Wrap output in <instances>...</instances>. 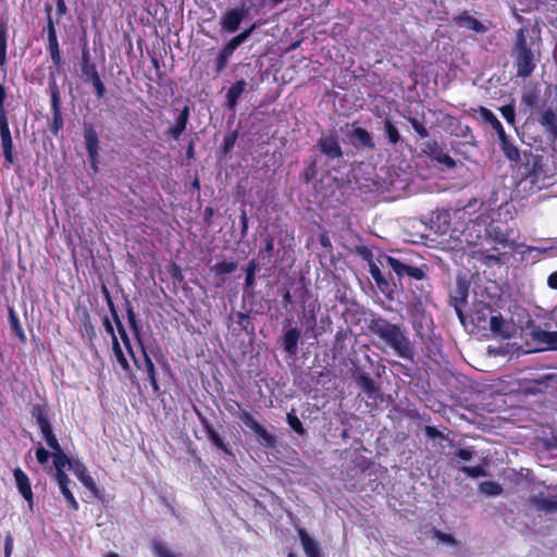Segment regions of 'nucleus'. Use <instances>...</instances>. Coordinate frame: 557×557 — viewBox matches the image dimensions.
Returning a JSON list of instances; mask_svg holds the SVG:
<instances>
[{
  "label": "nucleus",
  "mask_w": 557,
  "mask_h": 557,
  "mask_svg": "<svg viewBox=\"0 0 557 557\" xmlns=\"http://www.w3.org/2000/svg\"><path fill=\"white\" fill-rule=\"evenodd\" d=\"M516 208L505 201L497 209L481 213L467 228V240L473 246L471 257L486 267L500 264L498 246L505 247L512 234L510 222L515 220Z\"/></svg>",
  "instance_id": "f257e3e1"
},
{
  "label": "nucleus",
  "mask_w": 557,
  "mask_h": 557,
  "mask_svg": "<svg viewBox=\"0 0 557 557\" xmlns=\"http://www.w3.org/2000/svg\"><path fill=\"white\" fill-rule=\"evenodd\" d=\"M379 261L395 273L401 285L407 284L418 305L421 306L431 300L433 286L428 276L430 268L426 263L416 265L407 257L391 255L380 256Z\"/></svg>",
  "instance_id": "f03ea898"
},
{
  "label": "nucleus",
  "mask_w": 557,
  "mask_h": 557,
  "mask_svg": "<svg viewBox=\"0 0 557 557\" xmlns=\"http://www.w3.org/2000/svg\"><path fill=\"white\" fill-rule=\"evenodd\" d=\"M369 332L393 352L410 362L414 361V345L410 339L407 329L398 323H393L386 318L372 312L367 320Z\"/></svg>",
  "instance_id": "7ed1b4c3"
},
{
  "label": "nucleus",
  "mask_w": 557,
  "mask_h": 557,
  "mask_svg": "<svg viewBox=\"0 0 557 557\" xmlns=\"http://www.w3.org/2000/svg\"><path fill=\"white\" fill-rule=\"evenodd\" d=\"M540 55V46L530 36V30L527 27L517 29L511 48L516 76L521 78L530 77L536 69Z\"/></svg>",
  "instance_id": "20e7f679"
},
{
  "label": "nucleus",
  "mask_w": 557,
  "mask_h": 557,
  "mask_svg": "<svg viewBox=\"0 0 557 557\" xmlns=\"http://www.w3.org/2000/svg\"><path fill=\"white\" fill-rule=\"evenodd\" d=\"M521 104L537 115V122L543 127L546 136L557 139V112L544 100L539 87L527 89L521 96Z\"/></svg>",
  "instance_id": "39448f33"
},
{
  "label": "nucleus",
  "mask_w": 557,
  "mask_h": 557,
  "mask_svg": "<svg viewBox=\"0 0 557 557\" xmlns=\"http://www.w3.org/2000/svg\"><path fill=\"white\" fill-rule=\"evenodd\" d=\"M82 81L85 84L90 83L94 87L98 100L104 98L107 89L98 72L97 64L92 61L88 42L85 41L82 47V58L79 63Z\"/></svg>",
  "instance_id": "423d86ee"
},
{
  "label": "nucleus",
  "mask_w": 557,
  "mask_h": 557,
  "mask_svg": "<svg viewBox=\"0 0 557 557\" xmlns=\"http://www.w3.org/2000/svg\"><path fill=\"white\" fill-rule=\"evenodd\" d=\"M250 8L243 2L238 7L227 9L220 17L222 32L226 34L236 33L240 24L248 17Z\"/></svg>",
  "instance_id": "0eeeda50"
},
{
  "label": "nucleus",
  "mask_w": 557,
  "mask_h": 557,
  "mask_svg": "<svg viewBox=\"0 0 557 557\" xmlns=\"http://www.w3.org/2000/svg\"><path fill=\"white\" fill-rule=\"evenodd\" d=\"M237 417L248 429H250L256 434L257 441L260 445L265 448L275 447L276 437L269 433L267 429L261 423H259L250 412L247 410H240L237 413Z\"/></svg>",
  "instance_id": "6e6552de"
},
{
  "label": "nucleus",
  "mask_w": 557,
  "mask_h": 557,
  "mask_svg": "<svg viewBox=\"0 0 557 557\" xmlns=\"http://www.w3.org/2000/svg\"><path fill=\"white\" fill-rule=\"evenodd\" d=\"M470 289V281L466 275H458L456 286L450 292V304L454 306L460 320H463L462 309L467 305Z\"/></svg>",
  "instance_id": "1a4fd4ad"
},
{
  "label": "nucleus",
  "mask_w": 557,
  "mask_h": 557,
  "mask_svg": "<svg viewBox=\"0 0 557 557\" xmlns=\"http://www.w3.org/2000/svg\"><path fill=\"white\" fill-rule=\"evenodd\" d=\"M194 411L205 429L208 440L214 445L218 449L223 451L225 455L230 457H234V453L231 446L222 438V436L214 430L212 423L209 419L196 407L194 406Z\"/></svg>",
  "instance_id": "9d476101"
},
{
  "label": "nucleus",
  "mask_w": 557,
  "mask_h": 557,
  "mask_svg": "<svg viewBox=\"0 0 557 557\" xmlns=\"http://www.w3.org/2000/svg\"><path fill=\"white\" fill-rule=\"evenodd\" d=\"M360 255L364 260L369 261V273L379 289L386 295L394 293L395 284H392L389 280L384 276L381 269L372 261V252L367 247H363L360 250Z\"/></svg>",
  "instance_id": "9b49d317"
},
{
  "label": "nucleus",
  "mask_w": 557,
  "mask_h": 557,
  "mask_svg": "<svg viewBox=\"0 0 557 557\" xmlns=\"http://www.w3.org/2000/svg\"><path fill=\"white\" fill-rule=\"evenodd\" d=\"M174 111L177 112L174 119V124L163 133L165 140H178L189 122L190 108L188 104H185L181 110L174 109Z\"/></svg>",
  "instance_id": "f8f14e48"
},
{
  "label": "nucleus",
  "mask_w": 557,
  "mask_h": 557,
  "mask_svg": "<svg viewBox=\"0 0 557 557\" xmlns=\"http://www.w3.org/2000/svg\"><path fill=\"white\" fill-rule=\"evenodd\" d=\"M83 135L88 154V160L90 162L91 168L95 171H97L100 150L98 133L92 124H85Z\"/></svg>",
  "instance_id": "ddd939ff"
},
{
  "label": "nucleus",
  "mask_w": 557,
  "mask_h": 557,
  "mask_svg": "<svg viewBox=\"0 0 557 557\" xmlns=\"http://www.w3.org/2000/svg\"><path fill=\"white\" fill-rule=\"evenodd\" d=\"M421 151L428 156L430 159L436 161L440 164L445 165V168L451 170L455 169L457 162L443 150L440 144L436 140H428L422 143Z\"/></svg>",
  "instance_id": "4468645a"
},
{
  "label": "nucleus",
  "mask_w": 557,
  "mask_h": 557,
  "mask_svg": "<svg viewBox=\"0 0 557 557\" xmlns=\"http://www.w3.org/2000/svg\"><path fill=\"white\" fill-rule=\"evenodd\" d=\"M0 139L2 156L7 164L14 163V146L11 129L9 126L8 113L2 114L0 112Z\"/></svg>",
  "instance_id": "2eb2a0df"
},
{
  "label": "nucleus",
  "mask_w": 557,
  "mask_h": 557,
  "mask_svg": "<svg viewBox=\"0 0 557 557\" xmlns=\"http://www.w3.org/2000/svg\"><path fill=\"white\" fill-rule=\"evenodd\" d=\"M541 161L542 157L534 158L533 168L524 178V182L531 184V188L536 190L548 187L554 183L552 176L543 170Z\"/></svg>",
  "instance_id": "dca6fc26"
},
{
  "label": "nucleus",
  "mask_w": 557,
  "mask_h": 557,
  "mask_svg": "<svg viewBox=\"0 0 557 557\" xmlns=\"http://www.w3.org/2000/svg\"><path fill=\"white\" fill-rule=\"evenodd\" d=\"M317 148L329 160L341 159L344 156L337 135H321L317 141Z\"/></svg>",
  "instance_id": "f3484780"
},
{
  "label": "nucleus",
  "mask_w": 557,
  "mask_h": 557,
  "mask_svg": "<svg viewBox=\"0 0 557 557\" xmlns=\"http://www.w3.org/2000/svg\"><path fill=\"white\" fill-rule=\"evenodd\" d=\"M139 346H140V352H141V357H139L140 362H141L140 370L146 373V380L149 381V383L152 387L153 394L157 396H160L161 395L160 385L157 380V372H156L154 364H153L151 358L147 355V351H146L144 345L141 344Z\"/></svg>",
  "instance_id": "a211bd4d"
},
{
  "label": "nucleus",
  "mask_w": 557,
  "mask_h": 557,
  "mask_svg": "<svg viewBox=\"0 0 557 557\" xmlns=\"http://www.w3.org/2000/svg\"><path fill=\"white\" fill-rule=\"evenodd\" d=\"M529 503L537 510L546 513H557V494L545 496L544 493L529 497Z\"/></svg>",
  "instance_id": "6ab92c4d"
},
{
  "label": "nucleus",
  "mask_w": 557,
  "mask_h": 557,
  "mask_svg": "<svg viewBox=\"0 0 557 557\" xmlns=\"http://www.w3.org/2000/svg\"><path fill=\"white\" fill-rule=\"evenodd\" d=\"M13 476L18 493L28 503L29 506H33L34 494L28 475L20 467H17L13 470Z\"/></svg>",
  "instance_id": "aec40b11"
},
{
  "label": "nucleus",
  "mask_w": 557,
  "mask_h": 557,
  "mask_svg": "<svg viewBox=\"0 0 557 557\" xmlns=\"http://www.w3.org/2000/svg\"><path fill=\"white\" fill-rule=\"evenodd\" d=\"M356 123L352 124L355 126ZM349 138L351 144L357 148H363L368 150L375 149V143L373 140L372 135L362 127H354V129L349 134Z\"/></svg>",
  "instance_id": "412c9836"
},
{
  "label": "nucleus",
  "mask_w": 557,
  "mask_h": 557,
  "mask_svg": "<svg viewBox=\"0 0 557 557\" xmlns=\"http://www.w3.org/2000/svg\"><path fill=\"white\" fill-rule=\"evenodd\" d=\"M453 22L459 27L473 30L478 34H483L487 30V27L478 18L470 15L468 11H463L460 14L454 16Z\"/></svg>",
  "instance_id": "4be33fe9"
},
{
  "label": "nucleus",
  "mask_w": 557,
  "mask_h": 557,
  "mask_svg": "<svg viewBox=\"0 0 557 557\" xmlns=\"http://www.w3.org/2000/svg\"><path fill=\"white\" fill-rule=\"evenodd\" d=\"M102 293L104 295V298L107 300V305H108V308H109V311L112 315V319H113V322L116 326V330H117V333L120 335V338L122 341V343H127L128 341H131L121 319H120V315L117 313V310H116V307L111 298V295L108 290V288L106 286L102 287Z\"/></svg>",
  "instance_id": "5701e85b"
},
{
  "label": "nucleus",
  "mask_w": 557,
  "mask_h": 557,
  "mask_svg": "<svg viewBox=\"0 0 557 557\" xmlns=\"http://www.w3.org/2000/svg\"><path fill=\"white\" fill-rule=\"evenodd\" d=\"M238 267L236 261H221L216 262L210 268L216 280L215 286L220 287L225 283V275L233 273Z\"/></svg>",
  "instance_id": "b1692460"
},
{
  "label": "nucleus",
  "mask_w": 557,
  "mask_h": 557,
  "mask_svg": "<svg viewBox=\"0 0 557 557\" xmlns=\"http://www.w3.org/2000/svg\"><path fill=\"white\" fill-rule=\"evenodd\" d=\"M301 337V331L298 327H290L283 335L282 347L290 356L298 351V342Z\"/></svg>",
  "instance_id": "393cba45"
},
{
  "label": "nucleus",
  "mask_w": 557,
  "mask_h": 557,
  "mask_svg": "<svg viewBox=\"0 0 557 557\" xmlns=\"http://www.w3.org/2000/svg\"><path fill=\"white\" fill-rule=\"evenodd\" d=\"M235 48L226 42L219 51L216 58L213 61L214 74L220 75L227 66L230 59L235 52Z\"/></svg>",
  "instance_id": "a878e982"
},
{
  "label": "nucleus",
  "mask_w": 557,
  "mask_h": 557,
  "mask_svg": "<svg viewBox=\"0 0 557 557\" xmlns=\"http://www.w3.org/2000/svg\"><path fill=\"white\" fill-rule=\"evenodd\" d=\"M247 83L245 79H238L231 85L226 92V107L230 110H234L238 103V99L246 90Z\"/></svg>",
  "instance_id": "bb28decb"
},
{
  "label": "nucleus",
  "mask_w": 557,
  "mask_h": 557,
  "mask_svg": "<svg viewBox=\"0 0 557 557\" xmlns=\"http://www.w3.org/2000/svg\"><path fill=\"white\" fill-rule=\"evenodd\" d=\"M357 385L367 394L369 398L374 400L379 396V388L375 385L374 380L369 373L362 372L355 377Z\"/></svg>",
  "instance_id": "cd10ccee"
},
{
  "label": "nucleus",
  "mask_w": 557,
  "mask_h": 557,
  "mask_svg": "<svg viewBox=\"0 0 557 557\" xmlns=\"http://www.w3.org/2000/svg\"><path fill=\"white\" fill-rule=\"evenodd\" d=\"M298 535L301 541L305 554L307 557H321L320 544L311 539L305 529L298 530Z\"/></svg>",
  "instance_id": "c85d7f7f"
},
{
  "label": "nucleus",
  "mask_w": 557,
  "mask_h": 557,
  "mask_svg": "<svg viewBox=\"0 0 557 557\" xmlns=\"http://www.w3.org/2000/svg\"><path fill=\"white\" fill-rule=\"evenodd\" d=\"M534 341L547 345L549 349L557 350V331H545L540 327L532 331Z\"/></svg>",
  "instance_id": "c756f323"
},
{
  "label": "nucleus",
  "mask_w": 557,
  "mask_h": 557,
  "mask_svg": "<svg viewBox=\"0 0 557 557\" xmlns=\"http://www.w3.org/2000/svg\"><path fill=\"white\" fill-rule=\"evenodd\" d=\"M479 114L482 120L490 124L491 127L497 133L498 139L506 135V132L500 123V121L496 117V115L487 108L480 107Z\"/></svg>",
  "instance_id": "7c9ffc66"
},
{
  "label": "nucleus",
  "mask_w": 557,
  "mask_h": 557,
  "mask_svg": "<svg viewBox=\"0 0 557 557\" xmlns=\"http://www.w3.org/2000/svg\"><path fill=\"white\" fill-rule=\"evenodd\" d=\"M500 150L509 161L518 162L520 160V150L506 134L499 138Z\"/></svg>",
  "instance_id": "2f4dec72"
},
{
  "label": "nucleus",
  "mask_w": 557,
  "mask_h": 557,
  "mask_svg": "<svg viewBox=\"0 0 557 557\" xmlns=\"http://www.w3.org/2000/svg\"><path fill=\"white\" fill-rule=\"evenodd\" d=\"M383 129L385 139L388 143V145L395 147L400 143V133L392 119L386 117L383 120Z\"/></svg>",
  "instance_id": "473e14b6"
},
{
  "label": "nucleus",
  "mask_w": 557,
  "mask_h": 557,
  "mask_svg": "<svg viewBox=\"0 0 557 557\" xmlns=\"http://www.w3.org/2000/svg\"><path fill=\"white\" fill-rule=\"evenodd\" d=\"M49 91L51 98V113L61 112V98L59 86L55 82L54 72L50 69Z\"/></svg>",
  "instance_id": "72a5a7b5"
},
{
  "label": "nucleus",
  "mask_w": 557,
  "mask_h": 557,
  "mask_svg": "<svg viewBox=\"0 0 557 557\" xmlns=\"http://www.w3.org/2000/svg\"><path fill=\"white\" fill-rule=\"evenodd\" d=\"M47 51L50 54L55 71L59 72L62 65V58L58 38L47 39Z\"/></svg>",
  "instance_id": "f704fd0d"
},
{
  "label": "nucleus",
  "mask_w": 557,
  "mask_h": 557,
  "mask_svg": "<svg viewBox=\"0 0 557 557\" xmlns=\"http://www.w3.org/2000/svg\"><path fill=\"white\" fill-rule=\"evenodd\" d=\"M52 449V458H53V466L55 468V472L64 471V468L67 466L70 468V463L73 459L67 457V455L63 451L62 447L58 445L57 448Z\"/></svg>",
  "instance_id": "c9c22d12"
},
{
  "label": "nucleus",
  "mask_w": 557,
  "mask_h": 557,
  "mask_svg": "<svg viewBox=\"0 0 557 557\" xmlns=\"http://www.w3.org/2000/svg\"><path fill=\"white\" fill-rule=\"evenodd\" d=\"M259 271V263L258 261L252 258L248 261L246 269H245V289H253L256 285V273Z\"/></svg>",
  "instance_id": "e433bc0d"
},
{
  "label": "nucleus",
  "mask_w": 557,
  "mask_h": 557,
  "mask_svg": "<svg viewBox=\"0 0 557 557\" xmlns=\"http://www.w3.org/2000/svg\"><path fill=\"white\" fill-rule=\"evenodd\" d=\"M260 23H253L249 27L243 29L240 33L232 37L227 42L237 49L239 46H242L244 42L247 41V39L252 35V33L258 28Z\"/></svg>",
  "instance_id": "4c0bfd02"
},
{
  "label": "nucleus",
  "mask_w": 557,
  "mask_h": 557,
  "mask_svg": "<svg viewBox=\"0 0 557 557\" xmlns=\"http://www.w3.org/2000/svg\"><path fill=\"white\" fill-rule=\"evenodd\" d=\"M407 122L411 125L413 131L419 135L420 138L424 139L430 136L429 129L425 124L424 115L421 119L414 116H406Z\"/></svg>",
  "instance_id": "58836bf2"
},
{
  "label": "nucleus",
  "mask_w": 557,
  "mask_h": 557,
  "mask_svg": "<svg viewBox=\"0 0 557 557\" xmlns=\"http://www.w3.org/2000/svg\"><path fill=\"white\" fill-rule=\"evenodd\" d=\"M126 317H127L128 325H129L134 336L136 337L137 343L139 345H141L143 342H141V337H140V329H139V324L137 321V317H136L134 308L129 304H127V307H126Z\"/></svg>",
  "instance_id": "ea45409f"
},
{
  "label": "nucleus",
  "mask_w": 557,
  "mask_h": 557,
  "mask_svg": "<svg viewBox=\"0 0 557 557\" xmlns=\"http://www.w3.org/2000/svg\"><path fill=\"white\" fill-rule=\"evenodd\" d=\"M38 428L49 448H57L60 445L50 422L38 425Z\"/></svg>",
  "instance_id": "a19ab883"
},
{
  "label": "nucleus",
  "mask_w": 557,
  "mask_h": 557,
  "mask_svg": "<svg viewBox=\"0 0 557 557\" xmlns=\"http://www.w3.org/2000/svg\"><path fill=\"white\" fill-rule=\"evenodd\" d=\"M32 417L36 420L37 425H41L44 423L50 422L48 417V408L46 405L36 404L32 407L30 410Z\"/></svg>",
  "instance_id": "79ce46f5"
},
{
  "label": "nucleus",
  "mask_w": 557,
  "mask_h": 557,
  "mask_svg": "<svg viewBox=\"0 0 557 557\" xmlns=\"http://www.w3.org/2000/svg\"><path fill=\"white\" fill-rule=\"evenodd\" d=\"M9 321H10L11 329L14 332V334L16 335V337L22 343H25L26 336H25L24 330L20 323V320H18L15 311L12 308L9 309Z\"/></svg>",
  "instance_id": "37998d69"
},
{
  "label": "nucleus",
  "mask_w": 557,
  "mask_h": 557,
  "mask_svg": "<svg viewBox=\"0 0 557 557\" xmlns=\"http://www.w3.org/2000/svg\"><path fill=\"white\" fill-rule=\"evenodd\" d=\"M112 351H113V355H114L117 363L121 366V368L124 371H129L131 370L129 362H128L126 356L124 355L121 344L117 338H114V343H112Z\"/></svg>",
  "instance_id": "c03bdc74"
},
{
  "label": "nucleus",
  "mask_w": 557,
  "mask_h": 557,
  "mask_svg": "<svg viewBox=\"0 0 557 557\" xmlns=\"http://www.w3.org/2000/svg\"><path fill=\"white\" fill-rule=\"evenodd\" d=\"M479 488L487 496H498L504 492L503 486L495 481L481 482Z\"/></svg>",
  "instance_id": "a18cd8bd"
},
{
  "label": "nucleus",
  "mask_w": 557,
  "mask_h": 557,
  "mask_svg": "<svg viewBox=\"0 0 557 557\" xmlns=\"http://www.w3.org/2000/svg\"><path fill=\"white\" fill-rule=\"evenodd\" d=\"M83 479L84 480L81 481L82 484L91 493V495L98 500L104 502V492L97 486L94 478L89 474L87 478Z\"/></svg>",
  "instance_id": "49530a36"
},
{
  "label": "nucleus",
  "mask_w": 557,
  "mask_h": 557,
  "mask_svg": "<svg viewBox=\"0 0 557 557\" xmlns=\"http://www.w3.org/2000/svg\"><path fill=\"white\" fill-rule=\"evenodd\" d=\"M318 173V166H317V160L313 158L310 163L306 166L300 178L304 183L309 184L311 183Z\"/></svg>",
  "instance_id": "de8ad7c7"
},
{
  "label": "nucleus",
  "mask_w": 557,
  "mask_h": 557,
  "mask_svg": "<svg viewBox=\"0 0 557 557\" xmlns=\"http://www.w3.org/2000/svg\"><path fill=\"white\" fill-rule=\"evenodd\" d=\"M70 470L76 475L79 481H83V478H87L89 475L86 466L78 459L72 460L70 463Z\"/></svg>",
  "instance_id": "09e8293b"
},
{
  "label": "nucleus",
  "mask_w": 557,
  "mask_h": 557,
  "mask_svg": "<svg viewBox=\"0 0 557 557\" xmlns=\"http://www.w3.org/2000/svg\"><path fill=\"white\" fill-rule=\"evenodd\" d=\"M64 122L62 117V112L52 113V119L49 124V131L53 136H59L60 132L63 129Z\"/></svg>",
  "instance_id": "8fccbe9b"
},
{
  "label": "nucleus",
  "mask_w": 557,
  "mask_h": 557,
  "mask_svg": "<svg viewBox=\"0 0 557 557\" xmlns=\"http://www.w3.org/2000/svg\"><path fill=\"white\" fill-rule=\"evenodd\" d=\"M288 425L299 435H304L306 430L299 420V418L295 414L294 410L287 413L286 417Z\"/></svg>",
  "instance_id": "3c124183"
},
{
  "label": "nucleus",
  "mask_w": 557,
  "mask_h": 557,
  "mask_svg": "<svg viewBox=\"0 0 557 557\" xmlns=\"http://www.w3.org/2000/svg\"><path fill=\"white\" fill-rule=\"evenodd\" d=\"M274 250V239L271 236L265 238L264 246L260 249L259 255L262 256L263 260H267L269 263L271 261L272 255Z\"/></svg>",
  "instance_id": "603ef678"
},
{
  "label": "nucleus",
  "mask_w": 557,
  "mask_h": 557,
  "mask_svg": "<svg viewBox=\"0 0 557 557\" xmlns=\"http://www.w3.org/2000/svg\"><path fill=\"white\" fill-rule=\"evenodd\" d=\"M152 553L157 557H177L163 543L158 541L152 544Z\"/></svg>",
  "instance_id": "864d4df0"
},
{
  "label": "nucleus",
  "mask_w": 557,
  "mask_h": 557,
  "mask_svg": "<svg viewBox=\"0 0 557 557\" xmlns=\"http://www.w3.org/2000/svg\"><path fill=\"white\" fill-rule=\"evenodd\" d=\"M502 116L506 120L509 125H515L516 123V110L512 104H506L499 108Z\"/></svg>",
  "instance_id": "5fc2aeb1"
},
{
  "label": "nucleus",
  "mask_w": 557,
  "mask_h": 557,
  "mask_svg": "<svg viewBox=\"0 0 557 557\" xmlns=\"http://www.w3.org/2000/svg\"><path fill=\"white\" fill-rule=\"evenodd\" d=\"M58 23H59V21H54L52 16H47L46 26L44 28V32L47 35V39L58 38V35H57Z\"/></svg>",
  "instance_id": "6e6d98bb"
},
{
  "label": "nucleus",
  "mask_w": 557,
  "mask_h": 557,
  "mask_svg": "<svg viewBox=\"0 0 557 557\" xmlns=\"http://www.w3.org/2000/svg\"><path fill=\"white\" fill-rule=\"evenodd\" d=\"M460 470L471 478H482L486 476V471L482 466H475V467H468L463 466L460 468Z\"/></svg>",
  "instance_id": "4d7b16f0"
},
{
  "label": "nucleus",
  "mask_w": 557,
  "mask_h": 557,
  "mask_svg": "<svg viewBox=\"0 0 557 557\" xmlns=\"http://www.w3.org/2000/svg\"><path fill=\"white\" fill-rule=\"evenodd\" d=\"M503 326H504V319L500 314L491 317L490 329L494 334H502Z\"/></svg>",
  "instance_id": "13d9d810"
},
{
  "label": "nucleus",
  "mask_w": 557,
  "mask_h": 557,
  "mask_svg": "<svg viewBox=\"0 0 557 557\" xmlns=\"http://www.w3.org/2000/svg\"><path fill=\"white\" fill-rule=\"evenodd\" d=\"M423 431H424V434L431 440H436V438H440L442 441L447 440V437L435 426L426 425V426H424Z\"/></svg>",
  "instance_id": "bf43d9fd"
},
{
  "label": "nucleus",
  "mask_w": 557,
  "mask_h": 557,
  "mask_svg": "<svg viewBox=\"0 0 557 557\" xmlns=\"http://www.w3.org/2000/svg\"><path fill=\"white\" fill-rule=\"evenodd\" d=\"M433 536L443 543L450 544V545L456 544V540L451 534L444 533L441 530L434 529Z\"/></svg>",
  "instance_id": "052dcab7"
},
{
  "label": "nucleus",
  "mask_w": 557,
  "mask_h": 557,
  "mask_svg": "<svg viewBox=\"0 0 557 557\" xmlns=\"http://www.w3.org/2000/svg\"><path fill=\"white\" fill-rule=\"evenodd\" d=\"M61 493L63 494V496L65 497L67 504H69V507L74 510V511H77L79 506H78V503L77 500L75 499L72 491L70 488H63V490H60Z\"/></svg>",
  "instance_id": "680f3d73"
},
{
  "label": "nucleus",
  "mask_w": 557,
  "mask_h": 557,
  "mask_svg": "<svg viewBox=\"0 0 557 557\" xmlns=\"http://www.w3.org/2000/svg\"><path fill=\"white\" fill-rule=\"evenodd\" d=\"M54 476H55V480L58 482L60 490L70 488L71 480L67 476V474L65 473V471L55 472Z\"/></svg>",
  "instance_id": "e2e57ef3"
},
{
  "label": "nucleus",
  "mask_w": 557,
  "mask_h": 557,
  "mask_svg": "<svg viewBox=\"0 0 557 557\" xmlns=\"http://www.w3.org/2000/svg\"><path fill=\"white\" fill-rule=\"evenodd\" d=\"M8 48V23L0 21V49Z\"/></svg>",
  "instance_id": "0e129e2a"
},
{
  "label": "nucleus",
  "mask_w": 557,
  "mask_h": 557,
  "mask_svg": "<svg viewBox=\"0 0 557 557\" xmlns=\"http://www.w3.org/2000/svg\"><path fill=\"white\" fill-rule=\"evenodd\" d=\"M35 455H36V459L38 461V463L40 465H45L46 462H48L50 456H52L46 448H44L42 446L38 447L35 451Z\"/></svg>",
  "instance_id": "69168bd1"
},
{
  "label": "nucleus",
  "mask_w": 557,
  "mask_h": 557,
  "mask_svg": "<svg viewBox=\"0 0 557 557\" xmlns=\"http://www.w3.org/2000/svg\"><path fill=\"white\" fill-rule=\"evenodd\" d=\"M14 546V539L10 532L4 537V557H11Z\"/></svg>",
  "instance_id": "338daca9"
},
{
  "label": "nucleus",
  "mask_w": 557,
  "mask_h": 557,
  "mask_svg": "<svg viewBox=\"0 0 557 557\" xmlns=\"http://www.w3.org/2000/svg\"><path fill=\"white\" fill-rule=\"evenodd\" d=\"M475 451L472 448H460L458 449L455 455L460 458L461 460L468 461L472 459Z\"/></svg>",
  "instance_id": "774afa93"
}]
</instances>
